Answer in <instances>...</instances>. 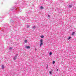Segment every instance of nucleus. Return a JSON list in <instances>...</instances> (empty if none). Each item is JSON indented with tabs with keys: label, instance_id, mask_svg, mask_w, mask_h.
Listing matches in <instances>:
<instances>
[{
	"label": "nucleus",
	"instance_id": "nucleus-13",
	"mask_svg": "<svg viewBox=\"0 0 76 76\" xmlns=\"http://www.w3.org/2000/svg\"><path fill=\"white\" fill-rule=\"evenodd\" d=\"M41 9H43V7L42 6H41Z\"/></svg>",
	"mask_w": 76,
	"mask_h": 76
},
{
	"label": "nucleus",
	"instance_id": "nucleus-15",
	"mask_svg": "<svg viewBox=\"0 0 76 76\" xmlns=\"http://www.w3.org/2000/svg\"><path fill=\"white\" fill-rule=\"evenodd\" d=\"M49 73H50V74H51V71Z\"/></svg>",
	"mask_w": 76,
	"mask_h": 76
},
{
	"label": "nucleus",
	"instance_id": "nucleus-8",
	"mask_svg": "<svg viewBox=\"0 0 76 76\" xmlns=\"http://www.w3.org/2000/svg\"><path fill=\"white\" fill-rule=\"evenodd\" d=\"M27 40H26L25 41V43H27Z\"/></svg>",
	"mask_w": 76,
	"mask_h": 76
},
{
	"label": "nucleus",
	"instance_id": "nucleus-4",
	"mask_svg": "<svg viewBox=\"0 0 76 76\" xmlns=\"http://www.w3.org/2000/svg\"><path fill=\"white\" fill-rule=\"evenodd\" d=\"M1 66L2 69H4V65H2Z\"/></svg>",
	"mask_w": 76,
	"mask_h": 76
},
{
	"label": "nucleus",
	"instance_id": "nucleus-1",
	"mask_svg": "<svg viewBox=\"0 0 76 76\" xmlns=\"http://www.w3.org/2000/svg\"><path fill=\"white\" fill-rule=\"evenodd\" d=\"M40 47H41L42 45H43V40L42 39H41L40 41Z\"/></svg>",
	"mask_w": 76,
	"mask_h": 76
},
{
	"label": "nucleus",
	"instance_id": "nucleus-3",
	"mask_svg": "<svg viewBox=\"0 0 76 76\" xmlns=\"http://www.w3.org/2000/svg\"><path fill=\"white\" fill-rule=\"evenodd\" d=\"M26 48H30V47L29 46H26Z\"/></svg>",
	"mask_w": 76,
	"mask_h": 76
},
{
	"label": "nucleus",
	"instance_id": "nucleus-19",
	"mask_svg": "<svg viewBox=\"0 0 76 76\" xmlns=\"http://www.w3.org/2000/svg\"><path fill=\"white\" fill-rule=\"evenodd\" d=\"M33 28H35V27H33Z\"/></svg>",
	"mask_w": 76,
	"mask_h": 76
},
{
	"label": "nucleus",
	"instance_id": "nucleus-10",
	"mask_svg": "<svg viewBox=\"0 0 76 76\" xmlns=\"http://www.w3.org/2000/svg\"><path fill=\"white\" fill-rule=\"evenodd\" d=\"M41 38H44V36H41Z\"/></svg>",
	"mask_w": 76,
	"mask_h": 76
},
{
	"label": "nucleus",
	"instance_id": "nucleus-6",
	"mask_svg": "<svg viewBox=\"0 0 76 76\" xmlns=\"http://www.w3.org/2000/svg\"><path fill=\"white\" fill-rule=\"evenodd\" d=\"M49 54L50 56H51L52 54V53L51 52H50Z\"/></svg>",
	"mask_w": 76,
	"mask_h": 76
},
{
	"label": "nucleus",
	"instance_id": "nucleus-16",
	"mask_svg": "<svg viewBox=\"0 0 76 76\" xmlns=\"http://www.w3.org/2000/svg\"><path fill=\"white\" fill-rule=\"evenodd\" d=\"M35 50V51H37V48H36Z\"/></svg>",
	"mask_w": 76,
	"mask_h": 76
},
{
	"label": "nucleus",
	"instance_id": "nucleus-14",
	"mask_svg": "<svg viewBox=\"0 0 76 76\" xmlns=\"http://www.w3.org/2000/svg\"><path fill=\"white\" fill-rule=\"evenodd\" d=\"M10 50H12V47H11L9 48Z\"/></svg>",
	"mask_w": 76,
	"mask_h": 76
},
{
	"label": "nucleus",
	"instance_id": "nucleus-2",
	"mask_svg": "<svg viewBox=\"0 0 76 76\" xmlns=\"http://www.w3.org/2000/svg\"><path fill=\"white\" fill-rule=\"evenodd\" d=\"M17 56H15L14 57V60H16V59H17Z\"/></svg>",
	"mask_w": 76,
	"mask_h": 76
},
{
	"label": "nucleus",
	"instance_id": "nucleus-9",
	"mask_svg": "<svg viewBox=\"0 0 76 76\" xmlns=\"http://www.w3.org/2000/svg\"><path fill=\"white\" fill-rule=\"evenodd\" d=\"M74 34H75V33L74 32H73L72 33V35H74Z\"/></svg>",
	"mask_w": 76,
	"mask_h": 76
},
{
	"label": "nucleus",
	"instance_id": "nucleus-17",
	"mask_svg": "<svg viewBox=\"0 0 76 76\" xmlns=\"http://www.w3.org/2000/svg\"><path fill=\"white\" fill-rule=\"evenodd\" d=\"M56 70H57V71H58V69H57Z\"/></svg>",
	"mask_w": 76,
	"mask_h": 76
},
{
	"label": "nucleus",
	"instance_id": "nucleus-18",
	"mask_svg": "<svg viewBox=\"0 0 76 76\" xmlns=\"http://www.w3.org/2000/svg\"><path fill=\"white\" fill-rule=\"evenodd\" d=\"M48 17H50V16L49 15H48Z\"/></svg>",
	"mask_w": 76,
	"mask_h": 76
},
{
	"label": "nucleus",
	"instance_id": "nucleus-5",
	"mask_svg": "<svg viewBox=\"0 0 76 76\" xmlns=\"http://www.w3.org/2000/svg\"><path fill=\"white\" fill-rule=\"evenodd\" d=\"M30 26H27V28H29Z\"/></svg>",
	"mask_w": 76,
	"mask_h": 76
},
{
	"label": "nucleus",
	"instance_id": "nucleus-11",
	"mask_svg": "<svg viewBox=\"0 0 76 76\" xmlns=\"http://www.w3.org/2000/svg\"><path fill=\"white\" fill-rule=\"evenodd\" d=\"M55 63V61H53V64H54Z\"/></svg>",
	"mask_w": 76,
	"mask_h": 76
},
{
	"label": "nucleus",
	"instance_id": "nucleus-12",
	"mask_svg": "<svg viewBox=\"0 0 76 76\" xmlns=\"http://www.w3.org/2000/svg\"><path fill=\"white\" fill-rule=\"evenodd\" d=\"M72 5H69V7H72Z\"/></svg>",
	"mask_w": 76,
	"mask_h": 76
},
{
	"label": "nucleus",
	"instance_id": "nucleus-7",
	"mask_svg": "<svg viewBox=\"0 0 76 76\" xmlns=\"http://www.w3.org/2000/svg\"><path fill=\"white\" fill-rule=\"evenodd\" d=\"M70 38H71V37H69L68 38V39L69 40V39H70Z\"/></svg>",
	"mask_w": 76,
	"mask_h": 76
}]
</instances>
